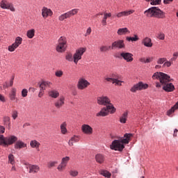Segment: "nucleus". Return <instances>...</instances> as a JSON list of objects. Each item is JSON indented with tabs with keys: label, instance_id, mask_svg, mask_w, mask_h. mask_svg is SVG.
<instances>
[{
	"label": "nucleus",
	"instance_id": "nucleus-1",
	"mask_svg": "<svg viewBox=\"0 0 178 178\" xmlns=\"http://www.w3.org/2000/svg\"><path fill=\"white\" fill-rule=\"evenodd\" d=\"M153 80H159V82L156 83V87L161 88L162 86L163 90L166 92H172L175 90V86L170 83V76L163 72H156L152 76Z\"/></svg>",
	"mask_w": 178,
	"mask_h": 178
},
{
	"label": "nucleus",
	"instance_id": "nucleus-2",
	"mask_svg": "<svg viewBox=\"0 0 178 178\" xmlns=\"http://www.w3.org/2000/svg\"><path fill=\"white\" fill-rule=\"evenodd\" d=\"M133 137L131 134H125L124 135V138H121L119 140H115L112 142L110 145L111 149H113L114 151H120L122 152L123 149H124V145L123 144H129L130 143V138Z\"/></svg>",
	"mask_w": 178,
	"mask_h": 178
},
{
	"label": "nucleus",
	"instance_id": "nucleus-3",
	"mask_svg": "<svg viewBox=\"0 0 178 178\" xmlns=\"http://www.w3.org/2000/svg\"><path fill=\"white\" fill-rule=\"evenodd\" d=\"M144 15L147 17H156L157 19H165L166 17L165 12L157 7H151L144 12Z\"/></svg>",
	"mask_w": 178,
	"mask_h": 178
},
{
	"label": "nucleus",
	"instance_id": "nucleus-4",
	"mask_svg": "<svg viewBox=\"0 0 178 178\" xmlns=\"http://www.w3.org/2000/svg\"><path fill=\"white\" fill-rule=\"evenodd\" d=\"M17 140V137L15 136L5 138L3 135H0V145H2V144H3L4 145H12V144L16 143Z\"/></svg>",
	"mask_w": 178,
	"mask_h": 178
},
{
	"label": "nucleus",
	"instance_id": "nucleus-5",
	"mask_svg": "<svg viewBox=\"0 0 178 178\" xmlns=\"http://www.w3.org/2000/svg\"><path fill=\"white\" fill-rule=\"evenodd\" d=\"M67 42L66 38L65 36H61L58 39V44L56 47L57 52H60V54L65 52V51H66Z\"/></svg>",
	"mask_w": 178,
	"mask_h": 178
},
{
	"label": "nucleus",
	"instance_id": "nucleus-6",
	"mask_svg": "<svg viewBox=\"0 0 178 178\" xmlns=\"http://www.w3.org/2000/svg\"><path fill=\"white\" fill-rule=\"evenodd\" d=\"M84 52H86V48L83 47H81L76 51L75 54L73 55L74 63H75V65H77L79 61L81 60V56H83Z\"/></svg>",
	"mask_w": 178,
	"mask_h": 178
},
{
	"label": "nucleus",
	"instance_id": "nucleus-7",
	"mask_svg": "<svg viewBox=\"0 0 178 178\" xmlns=\"http://www.w3.org/2000/svg\"><path fill=\"white\" fill-rule=\"evenodd\" d=\"M148 88V84L143 82H139L135 84L130 90L131 92H136V91H141V90H147Z\"/></svg>",
	"mask_w": 178,
	"mask_h": 178
},
{
	"label": "nucleus",
	"instance_id": "nucleus-8",
	"mask_svg": "<svg viewBox=\"0 0 178 178\" xmlns=\"http://www.w3.org/2000/svg\"><path fill=\"white\" fill-rule=\"evenodd\" d=\"M0 7L1 9H9L11 10V12H15L16 9L13 6V4L12 3H9L6 0H2L0 2Z\"/></svg>",
	"mask_w": 178,
	"mask_h": 178
},
{
	"label": "nucleus",
	"instance_id": "nucleus-9",
	"mask_svg": "<svg viewBox=\"0 0 178 178\" xmlns=\"http://www.w3.org/2000/svg\"><path fill=\"white\" fill-rule=\"evenodd\" d=\"M98 105H103L106 106L108 104H111V99L106 96L99 97L97 99Z\"/></svg>",
	"mask_w": 178,
	"mask_h": 178
},
{
	"label": "nucleus",
	"instance_id": "nucleus-10",
	"mask_svg": "<svg viewBox=\"0 0 178 178\" xmlns=\"http://www.w3.org/2000/svg\"><path fill=\"white\" fill-rule=\"evenodd\" d=\"M88 86H90V82H88V81L86 80L84 78L79 79L77 84L79 90H85Z\"/></svg>",
	"mask_w": 178,
	"mask_h": 178
},
{
	"label": "nucleus",
	"instance_id": "nucleus-11",
	"mask_svg": "<svg viewBox=\"0 0 178 178\" xmlns=\"http://www.w3.org/2000/svg\"><path fill=\"white\" fill-rule=\"evenodd\" d=\"M124 40H119L113 42L111 44V49H115L116 48H118L119 49H122V48H124Z\"/></svg>",
	"mask_w": 178,
	"mask_h": 178
},
{
	"label": "nucleus",
	"instance_id": "nucleus-12",
	"mask_svg": "<svg viewBox=\"0 0 178 178\" xmlns=\"http://www.w3.org/2000/svg\"><path fill=\"white\" fill-rule=\"evenodd\" d=\"M81 131L83 134H87L88 136H91L93 133V129L91 126L87 124H84L81 126Z\"/></svg>",
	"mask_w": 178,
	"mask_h": 178
},
{
	"label": "nucleus",
	"instance_id": "nucleus-13",
	"mask_svg": "<svg viewBox=\"0 0 178 178\" xmlns=\"http://www.w3.org/2000/svg\"><path fill=\"white\" fill-rule=\"evenodd\" d=\"M121 58H123L124 60L127 62H133L134 58H133V55L131 53H127V52H122L120 54ZM120 56H118V58H120Z\"/></svg>",
	"mask_w": 178,
	"mask_h": 178
},
{
	"label": "nucleus",
	"instance_id": "nucleus-14",
	"mask_svg": "<svg viewBox=\"0 0 178 178\" xmlns=\"http://www.w3.org/2000/svg\"><path fill=\"white\" fill-rule=\"evenodd\" d=\"M63 105H65V97L60 96L59 99L55 102L54 106L57 109H60Z\"/></svg>",
	"mask_w": 178,
	"mask_h": 178
},
{
	"label": "nucleus",
	"instance_id": "nucleus-15",
	"mask_svg": "<svg viewBox=\"0 0 178 178\" xmlns=\"http://www.w3.org/2000/svg\"><path fill=\"white\" fill-rule=\"evenodd\" d=\"M52 15H54V13L52 12V10L51 9L45 8V7H44L42 9V16L44 19H47V17H48V16H52Z\"/></svg>",
	"mask_w": 178,
	"mask_h": 178
},
{
	"label": "nucleus",
	"instance_id": "nucleus-16",
	"mask_svg": "<svg viewBox=\"0 0 178 178\" xmlns=\"http://www.w3.org/2000/svg\"><path fill=\"white\" fill-rule=\"evenodd\" d=\"M27 169H29V173H38L40 172V166L37 165H29L27 167Z\"/></svg>",
	"mask_w": 178,
	"mask_h": 178
},
{
	"label": "nucleus",
	"instance_id": "nucleus-17",
	"mask_svg": "<svg viewBox=\"0 0 178 178\" xmlns=\"http://www.w3.org/2000/svg\"><path fill=\"white\" fill-rule=\"evenodd\" d=\"M51 86L52 83L48 81H42L40 84V88H41L43 90H45L48 88H51Z\"/></svg>",
	"mask_w": 178,
	"mask_h": 178
},
{
	"label": "nucleus",
	"instance_id": "nucleus-18",
	"mask_svg": "<svg viewBox=\"0 0 178 178\" xmlns=\"http://www.w3.org/2000/svg\"><path fill=\"white\" fill-rule=\"evenodd\" d=\"M142 44H143V45L145 47H147V48H151L153 45L152 40H151V38H149L146 37L143 40Z\"/></svg>",
	"mask_w": 178,
	"mask_h": 178
},
{
	"label": "nucleus",
	"instance_id": "nucleus-19",
	"mask_svg": "<svg viewBox=\"0 0 178 178\" xmlns=\"http://www.w3.org/2000/svg\"><path fill=\"white\" fill-rule=\"evenodd\" d=\"M134 13V10H129L128 11H122L120 13H117L116 16L117 17H123L124 16H130V15H133Z\"/></svg>",
	"mask_w": 178,
	"mask_h": 178
},
{
	"label": "nucleus",
	"instance_id": "nucleus-20",
	"mask_svg": "<svg viewBox=\"0 0 178 178\" xmlns=\"http://www.w3.org/2000/svg\"><path fill=\"white\" fill-rule=\"evenodd\" d=\"M27 144L24 143L23 141L18 140L15 145V149H22V148H26Z\"/></svg>",
	"mask_w": 178,
	"mask_h": 178
},
{
	"label": "nucleus",
	"instance_id": "nucleus-21",
	"mask_svg": "<svg viewBox=\"0 0 178 178\" xmlns=\"http://www.w3.org/2000/svg\"><path fill=\"white\" fill-rule=\"evenodd\" d=\"M106 106V109L108 114H109V112L110 113H111V115L115 113V112H116V108H115V106H113V104H112L111 102L108 104H107Z\"/></svg>",
	"mask_w": 178,
	"mask_h": 178
},
{
	"label": "nucleus",
	"instance_id": "nucleus-22",
	"mask_svg": "<svg viewBox=\"0 0 178 178\" xmlns=\"http://www.w3.org/2000/svg\"><path fill=\"white\" fill-rule=\"evenodd\" d=\"M108 111L106 110V107H104L103 108L101 109V111L97 113L96 114V116L97 118H99V117H105V116H108Z\"/></svg>",
	"mask_w": 178,
	"mask_h": 178
},
{
	"label": "nucleus",
	"instance_id": "nucleus-23",
	"mask_svg": "<svg viewBox=\"0 0 178 178\" xmlns=\"http://www.w3.org/2000/svg\"><path fill=\"white\" fill-rule=\"evenodd\" d=\"M95 160L97 163H104L105 162V156L101 154H96Z\"/></svg>",
	"mask_w": 178,
	"mask_h": 178
},
{
	"label": "nucleus",
	"instance_id": "nucleus-24",
	"mask_svg": "<svg viewBox=\"0 0 178 178\" xmlns=\"http://www.w3.org/2000/svg\"><path fill=\"white\" fill-rule=\"evenodd\" d=\"M118 35H126V34H130V31L127 28L119 29L117 31Z\"/></svg>",
	"mask_w": 178,
	"mask_h": 178
},
{
	"label": "nucleus",
	"instance_id": "nucleus-25",
	"mask_svg": "<svg viewBox=\"0 0 178 178\" xmlns=\"http://www.w3.org/2000/svg\"><path fill=\"white\" fill-rule=\"evenodd\" d=\"M17 89L16 88H12L9 94V97L11 101H15L16 99V92Z\"/></svg>",
	"mask_w": 178,
	"mask_h": 178
},
{
	"label": "nucleus",
	"instance_id": "nucleus-26",
	"mask_svg": "<svg viewBox=\"0 0 178 178\" xmlns=\"http://www.w3.org/2000/svg\"><path fill=\"white\" fill-rule=\"evenodd\" d=\"M108 17H112V13H104V17L102 20V26H106L107 23H106V20Z\"/></svg>",
	"mask_w": 178,
	"mask_h": 178
},
{
	"label": "nucleus",
	"instance_id": "nucleus-27",
	"mask_svg": "<svg viewBox=\"0 0 178 178\" xmlns=\"http://www.w3.org/2000/svg\"><path fill=\"white\" fill-rule=\"evenodd\" d=\"M48 94L49 97H50L51 98L56 99L58 98V97H59V92L56 90H51L49 91Z\"/></svg>",
	"mask_w": 178,
	"mask_h": 178
},
{
	"label": "nucleus",
	"instance_id": "nucleus-28",
	"mask_svg": "<svg viewBox=\"0 0 178 178\" xmlns=\"http://www.w3.org/2000/svg\"><path fill=\"white\" fill-rule=\"evenodd\" d=\"M66 13H67V16L68 17V19H70V17H72V16H74V15H77L79 13V9L74 8L67 12Z\"/></svg>",
	"mask_w": 178,
	"mask_h": 178
},
{
	"label": "nucleus",
	"instance_id": "nucleus-29",
	"mask_svg": "<svg viewBox=\"0 0 178 178\" xmlns=\"http://www.w3.org/2000/svg\"><path fill=\"white\" fill-rule=\"evenodd\" d=\"M74 143H79V137L76 136H74L71 138V139L68 142V145L70 147H73Z\"/></svg>",
	"mask_w": 178,
	"mask_h": 178
},
{
	"label": "nucleus",
	"instance_id": "nucleus-30",
	"mask_svg": "<svg viewBox=\"0 0 178 178\" xmlns=\"http://www.w3.org/2000/svg\"><path fill=\"white\" fill-rule=\"evenodd\" d=\"M30 145L31 148H36L38 151H40L39 148H40V144L38 143V141L35 140H31L30 143Z\"/></svg>",
	"mask_w": 178,
	"mask_h": 178
},
{
	"label": "nucleus",
	"instance_id": "nucleus-31",
	"mask_svg": "<svg viewBox=\"0 0 178 178\" xmlns=\"http://www.w3.org/2000/svg\"><path fill=\"white\" fill-rule=\"evenodd\" d=\"M129 115V113L127 111L124 112L122 116L120 118V123H126L127 121V116Z\"/></svg>",
	"mask_w": 178,
	"mask_h": 178
},
{
	"label": "nucleus",
	"instance_id": "nucleus-32",
	"mask_svg": "<svg viewBox=\"0 0 178 178\" xmlns=\"http://www.w3.org/2000/svg\"><path fill=\"white\" fill-rule=\"evenodd\" d=\"M111 49H112V46L102 45L99 47L100 52H108V51H111Z\"/></svg>",
	"mask_w": 178,
	"mask_h": 178
},
{
	"label": "nucleus",
	"instance_id": "nucleus-33",
	"mask_svg": "<svg viewBox=\"0 0 178 178\" xmlns=\"http://www.w3.org/2000/svg\"><path fill=\"white\" fill-rule=\"evenodd\" d=\"M67 126V124L66 123V122H64L60 124V130L62 134H66V133H67V129H66Z\"/></svg>",
	"mask_w": 178,
	"mask_h": 178
},
{
	"label": "nucleus",
	"instance_id": "nucleus-34",
	"mask_svg": "<svg viewBox=\"0 0 178 178\" xmlns=\"http://www.w3.org/2000/svg\"><path fill=\"white\" fill-rule=\"evenodd\" d=\"M140 62H142L143 63H151L152 60H154L153 58L149 57L147 58H140Z\"/></svg>",
	"mask_w": 178,
	"mask_h": 178
},
{
	"label": "nucleus",
	"instance_id": "nucleus-35",
	"mask_svg": "<svg viewBox=\"0 0 178 178\" xmlns=\"http://www.w3.org/2000/svg\"><path fill=\"white\" fill-rule=\"evenodd\" d=\"M35 34V30L34 29L29 30L26 33V35L28 38H33Z\"/></svg>",
	"mask_w": 178,
	"mask_h": 178
},
{
	"label": "nucleus",
	"instance_id": "nucleus-36",
	"mask_svg": "<svg viewBox=\"0 0 178 178\" xmlns=\"http://www.w3.org/2000/svg\"><path fill=\"white\" fill-rule=\"evenodd\" d=\"M175 109H178V102L176 103V104L172 108H170L168 112H167V115L168 116H170L171 113H173V112H175Z\"/></svg>",
	"mask_w": 178,
	"mask_h": 178
},
{
	"label": "nucleus",
	"instance_id": "nucleus-37",
	"mask_svg": "<svg viewBox=\"0 0 178 178\" xmlns=\"http://www.w3.org/2000/svg\"><path fill=\"white\" fill-rule=\"evenodd\" d=\"M19 48V46H17V44H15V43L12 44L11 45L8 46V50L10 52H14V51L17 49Z\"/></svg>",
	"mask_w": 178,
	"mask_h": 178
},
{
	"label": "nucleus",
	"instance_id": "nucleus-38",
	"mask_svg": "<svg viewBox=\"0 0 178 178\" xmlns=\"http://www.w3.org/2000/svg\"><path fill=\"white\" fill-rule=\"evenodd\" d=\"M15 156L13 154L8 155V163L11 165H15Z\"/></svg>",
	"mask_w": 178,
	"mask_h": 178
},
{
	"label": "nucleus",
	"instance_id": "nucleus-39",
	"mask_svg": "<svg viewBox=\"0 0 178 178\" xmlns=\"http://www.w3.org/2000/svg\"><path fill=\"white\" fill-rule=\"evenodd\" d=\"M146 2H149L152 5H161L162 0H145Z\"/></svg>",
	"mask_w": 178,
	"mask_h": 178
},
{
	"label": "nucleus",
	"instance_id": "nucleus-40",
	"mask_svg": "<svg viewBox=\"0 0 178 178\" xmlns=\"http://www.w3.org/2000/svg\"><path fill=\"white\" fill-rule=\"evenodd\" d=\"M69 173L72 177H77V176H79V171L76 170H70Z\"/></svg>",
	"mask_w": 178,
	"mask_h": 178
},
{
	"label": "nucleus",
	"instance_id": "nucleus-41",
	"mask_svg": "<svg viewBox=\"0 0 178 178\" xmlns=\"http://www.w3.org/2000/svg\"><path fill=\"white\" fill-rule=\"evenodd\" d=\"M69 161H70V156L63 157L61 159V163L67 166V163H69Z\"/></svg>",
	"mask_w": 178,
	"mask_h": 178
},
{
	"label": "nucleus",
	"instance_id": "nucleus-42",
	"mask_svg": "<svg viewBox=\"0 0 178 178\" xmlns=\"http://www.w3.org/2000/svg\"><path fill=\"white\" fill-rule=\"evenodd\" d=\"M101 175L104 177H107V178H111V177L112 176V174H111V172L106 170L102 171Z\"/></svg>",
	"mask_w": 178,
	"mask_h": 178
},
{
	"label": "nucleus",
	"instance_id": "nucleus-43",
	"mask_svg": "<svg viewBox=\"0 0 178 178\" xmlns=\"http://www.w3.org/2000/svg\"><path fill=\"white\" fill-rule=\"evenodd\" d=\"M56 165H58V161H49V163H47V168H49V169H51V168H55Z\"/></svg>",
	"mask_w": 178,
	"mask_h": 178
},
{
	"label": "nucleus",
	"instance_id": "nucleus-44",
	"mask_svg": "<svg viewBox=\"0 0 178 178\" xmlns=\"http://www.w3.org/2000/svg\"><path fill=\"white\" fill-rule=\"evenodd\" d=\"M66 166L65 164H63V163H60L58 167H57V170L58 172H63L64 169H66Z\"/></svg>",
	"mask_w": 178,
	"mask_h": 178
},
{
	"label": "nucleus",
	"instance_id": "nucleus-45",
	"mask_svg": "<svg viewBox=\"0 0 178 178\" xmlns=\"http://www.w3.org/2000/svg\"><path fill=\"white\" fill-rule=\"evenodd\" d=\"M22 42H23V38H22L20 37H17L15 38V42H14V44L15 45H17V47H19V45H20L22 44Z\"/></svg>",
	"mask_w": 178,
	"mask_h": 178
},
{
	"label": "nucleus",
	"instance_id": "nucleus-46",
	"mask_svg": "<svg viewBox=\"0 0 178 178\" xmlns=\"http://www.w3.org/2000/svg\"><path fill=\"white\" fill-rule=\"evenodd\" d=\"M66 19H69V17H67V13L62 14L58 17V20H60V22H63V20Z\"/></svg>",
	"mask_w": 178,
	"mask_h": 178
},
{
	"label": "nucleus",
	"instance_id": "nucleus-47",
	"mask_svg": "<svg viewBox=\"0 0 178 178\" xmlns=\"http://www.w3.org/2000/svg\"><path fill=\"white\" fill-rule=\"evenodd\" d=\"M127 41H138V36L137 35H134V37H127Z\"/></svg>",
	"mask_w": 178,
	"mask_h": 178
},
{
	"label": "nucleus",
	"instance_id": "nucleus-48",
	"mask_svg": "<svg viewBox=\"0 0 178 178\" xmlns=\"http://www.w3.org/2000/svg\"><path fill=\"white\" fill-rule=\"evenodd\" d=\"M65 59L66 60H68V62H73V55L70 53H68L66 56H65Z\"/></svg>",
	"mask_w": 178,
	"mask_h": 178
},
{
	"label": "nucleus",
	"instance_id": "nucleus-49",
	"mask_svg": "<svg viewBox=\"0 0 178 178\" xmlns=\"http://www.w3.org/2000/svg\"><path fill=\"white\" fill-rule=\"evenodd\" d=\"M122 83H124L123 81H120L118 79H113V84H115V86H122Z\"/></svg>",
	"mask_w": 178,
	"mask_h": 178
},
{
	"label": "nucleus",
	"instance_id": "nucleus-50",
	"mask_svg": "<svg viewBox=\"0 0 178 178\" xmlns=\"http://www.w3.org/2000/svg\"><path fill=\"white\" fill-rule=\"evenodd\" d=\"M18 115H19V113L17 112V111L14 110L12 111V118L14 120H16V119H17Z\"/></svg>",
	"mask_w": 178,
	"mask_h": 178
},
{
	"label": "nucleus",
	"instance_id": "nucleus-51",
	"mask_svg": "<svg viewBox=\"0 0 178 178\" xmlns=\"http://www.w3.org/2000/svg\"><path fill=\"white\" fill-rule=\"evenodd\" d=\"M156 38H158L159 40H165V33L160 32L157 34Z\"/></svg>",
	"mask_w": 178,
	"mask_h": 178
},
{
	"label": "nucleus",
	"instance_id": "nucleus-52",
	"mask_svg": "<svg viewBox=\"0 0 178 178\" xmlns=\"http://www.w3.org/2000/svg\"><path fill=\"white\" fill-rule=\"evenodd\" d=\"M4 123H8V127H10V118L6 116L3 118Z\"/></svg>",
	"mask_w": 178,
	"mask_h": 178
},
{
	"label": "nucleus",
	"instance_id": "nucleus-53",
	"mask_svg": "<svg viewBox=\"0 0 178 178\" xmlns=\"http://www.w3.org/2000/svg\"><path fill=\"white\" fill-rule=\"evenodd\" d=\"M166 60H168L166 59V58H159L158 60H157V63L159 65H163V63H165V62H166Z\"/></svg>",
	"mask_w": 178,
	"mask_h": 178
},
{
	"label": "nucleus",
	"instance_id": "nucleus-54",
	"mask_svg": "<svg viewBox=\"0 0 178 178\" xmlns=\"http://www.w3.org/2000/svg\"><path fill=\"white\" fill-rule=\"evenodd\" d=\"M27 94H29V90H27V89H23L22 90V97H23L24 98H26V97H27Z\"/></svg>",
	"mask_w": 178,
	"mask_h": 178
},
{
	"label": "nucleus",
	"instance_id": "nucleus-55",
	"mask_svg": "<svg viewBox=\"0 0 178 178\" xmlns=\"http://www.w3.org/2000/svg\"><path fill=\"white\" fill-rule=\"evenodd\" d=\"M55 74L56 77H62V76H63V71L62 70L56 71Z\"/></svg>",
	"mask_w": 178,
	"mask_h": 178
},
{
	"label": "nucleus",
	"instance_id": "nucleus-56",
	"mask_svg": "<svg viewBox=\"0 0 178 178\" xmlns=\"http://www.w3.org/2000/svg\"><path fill=\"white\" fill-rule=\"evenodd\" d=\"M163 66H166V67H170V66H172V63H170V61L166 60L164 63Z\"/></svg>",
	"mask_w": 178,
	"mask_h": 178
},
{
	"label": "nucleus",
	"instance_id": "nucleus-57",
	"mask_svg": "<svg viewBox=\"0 0 178 178\" xmlns=\"http://www.w3.org/2000/svg\"><path fill=\"white\" fill-rule=\"evenodd\" d=\"M91 31H92V29H91V27H89L86 31V33L85 34V37H87V35H90V34H91Z\"/></svg>",
	"mask_w": 178,
	"mask_h": 178
},
{
	"label": "nucleus",
	"instance_id": "nucleus-58",
	"mask_svg": "<svg viewBox=\"0 0 178 178\" xmlns=\"http://www.w3.org/2000/svg\"><path fill=\"white\" fill-rule=\"evenodd\" d=\"M173 2V0H163V3L165 5H169Z\"/></svg>",
	"mask_w": 178,
	"mask_h": 178
},
{
	"label": "nucleus",
	"instance_id": "nucleus-59",
	"mask_svg": "<svg viewBox=\"0 0 178 178\" xmlns=\"http://www.w3.org/2000/svg\"><path fill=\"white\" fill-rule=\"evenodd\" d=\"M43 95H44V90H42L40 88L39 94H38V97H39V98H41V97H42Z\"/></svg>",
	"mask_w": 178,
	"mask_h": 178
},
{
	"label": "nucleus",
	"instance_id": "nucleus-60",
	"mask_svg": "<svg viewBox=\"0 0 178 178\" xmlns=\"http://www.w3.org/2000/svg\"><path fill=\"white\" fill-rule=\"evenodd\" d=\"M3 133H5V127L0 126V134H3Z\"/></svg>",
	"mask_w": 178,
	"mask_h": 178
},
{
	"label": "nucleus",
	"instance_id": "nucleus-61",
	"mask_svg": "<svg viewBox=\"0 0 178 178\" xmlns=\"http://www.w3.org/2000/svg\"><path fill=\"white\" fill-rule=\"evenodd\" d=\"M15 80V76H13L12 79L10 81V83L8 84V86H10V87H13V81Z\"/></svg>",
	"mask_w": 178,
	"mask_h": 178
},
{
	"label": "nucleus",
	"instance_id": "nucleus-62",
	"mask_svg": "<svg viewBox=\"0 0 178 178\" xmlns=\"http://www.w3.org/2000/svg\"><path fill=\"white\" fill-rule=\"evenodd\" d=\"M3 87L4 88H8L10 87L9 84L8 83V82H5L3 85Z\"/></svg>",
	"mask_w": 178,
	"mask_h": 178
},
{
	"label": "nucleus",
	"instance_id": "nucleus-63",
	"mask_svg": "<svg viewBox=\"0 0 178 178\" xmlns=\"http://www.w3.org/2000/svg\"><path fill=\"white\" fill-rule=\"evenodd\" d=\"M0 101H1V102H5V97H3V95L0 94Z\"/></svg>",
	"mask_w": 178,
	"mask_h": 178
},
{
	"label": "nucleus",
	"instance_id": "nucleus-64",
	"mask_svg": "<svg viewBox=\"0 0 178 178\" xmlns=\"http://www.w3.org/2000/svg\"><path fill=\"white\" fill-rule=\"evenodd\" d=\"M105 80L106 81H109V82L113 81V80H115V78H105Z\"/></svg>",
	"mask_w": 178,
	"mask_h": 178
}]
</instances>
